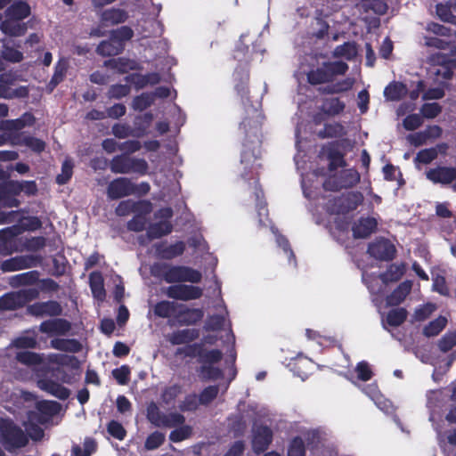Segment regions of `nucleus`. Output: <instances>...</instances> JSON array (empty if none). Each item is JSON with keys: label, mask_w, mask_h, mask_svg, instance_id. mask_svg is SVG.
Masks as SVG:
<instances>
[{"label": "nucleus", "mask_w": 456, "mask_h": 456, "mask_svg": "<svg viewBox=\"0 0 456 456\" xmlns=\"http://www.w3.org/2000/svg\"><path fill=\"white\" fill-rule=\"evenodd\" d=\"M153 277L170 284L181 282L199 283L202 274L200 271L185 265H173L165 262H157L151 266Z\"/></svg>", "instance_id": "f257e3e1"}, {"label": "nucleus", "mask_w": 456, "mask_h": 456, "mask_svg": "<svg viewBox=\"0 0 456 456\" xmlns=\"http://www.w3.org/2000/svg\"><path fill=\"white\" fill-rule=\"evenodd\" d=\"M436 305L433 303H426L419 305L412 315L414 322H424L430 317L436 310Z\"/></svg>", "instance_id": "864d4df0"}, {"label": "nucleus", "mask_w": 456, "mask_h": 456, "mask_svg": "<svg viewBox=\"0 0 456 456\" xmlns=\"http://www.w3.org/2000/svg\"><path fill=\"white\" fill-rule=\"evenodd\" d=\"M91 291L95 298L103 300L106 296L102 275L100 272H94L89 275Z\"/></svg>", "instance_id": "c9c22d12"}, {"label": "nucleus", "mask_w": 456, "mask_h": 456, "mask_svg": "<svg viewBox=\"0 0 456 456\" xmlns=\"http://www.w3.org/2000/svg\"><path fill=\"white\" fill-rule=\"evenodd\" d=\"M16 360L27 366H35L42 363V356L35 352L21 351L16 354Z\"/></svg>", "instance_id": "09e8293b"}, {"label": "nucleus", "mask_w": 456, "mask_h": 456, "mask_svg": "<svg viewBox=\"0 0 456 456\" xmlns=\"http://www.w3.org/2000/svg\"><path fill=\"white\" fill-rule=\"evenodd\" d=\"M360 180L361 175L355 168H346L326 179L323 183V189L329 191L352 189L360 183Z\"/></svg>", "instance_id": "6e6552de"}, {"label": "nucleus", "mask_w": 456, "mask_h": 456, "mask_svg": "<svg viewBox=\"0 0 456 456\" xmlns=\"http://www.w3.org/2000/svg\"><path fill=\"white\" fill-rule=\"evenodd\" d=\"M40 273L37 270L12 275L9 278V285L12 288L31 286L39 281Z\"/></svg>", "instance_id": "c756f323"}, {"label": "nucleus", "mask_w": 456, "mask_h": 456, "mask_svg": "<svg viewBox=\"0 0 456 456\" xmlns=\"http://www.w3.org/2000/svg\"><path fill=\"white\" fill-rule=\"evenodd\" d=\"M165 413H163L156 403L151 402L146 409L147 419L155 427H162Z\"/></svg>", "instance_id": "c03bdc74"}, {"label": "nucleus", "mask_w": 456, "mask_h": 456, "mask_svg": "<svg viewBox=\"0 0 456 456\" xmlns=\"http://www.w3.org/2000/svg\"><path fill=\"white\" fill-rule=\"evenodd\" d=\"M38 387L60 400H66L70 395L69 388L50 379H40Z\"/></svg>", "instance_id": "393cba45"}, {"label": "nucleus", "mask_w": 456, "mask_h": 456, "mask_svg": "<svg viewBox=\"0 0 456 456\" xmlns=\"http://www.w3.org/2000/svg\"><path fill=\"white\" fill-rule=\"evenodd\" d=\"M31 14L30 5L22 0L11 4L4 11V19L0 23V30L9 37H21L28 27L22 20Z\"/></svg>", "instance_id": "f03ea898"}, {"label": "nucleus", "mask_w": 456, "mask_h": 456, "mask_svg": "<svg viewBox=\"0 0 456 456\" xmlns=\"http://www.w3.org/2000/svg\"><path fill=\"white\" fill-rule=\"evenodd\" d=\"M131 370L128 365H122L112 370V376L118 385L125 386L130 380Z\"/></svg>", "instance_id": "69168bd1"}, {"label": "nucleus", "mask_w": 456, "mask_h": 456, "mask_svg": "<svg viewBox=\"0 0 456 456\" xmlns=\"http://www.w3.org/2000/svg\"><path fill=\"white\" fill-rule=\"evenodd\" d=\"M346 108V103L338 97L325 98L320 110L327 117H336L341 114Z\"/></svg>", "instance_id": "7c9ffc66"}, {"label": "nucleus", "mask_w": 456, "mask_h": 456, "mask_svg": "<svg viewBox=\"0 0 456 456\" xmlns=\"http://www.w3.org/2000/svg\"><path fill=\"white\" fill-rule=\"evenodd\" d=\"M185 248V243L182 240L176 241L171 245H167L164 241L155 245L157 256L165 260H171L182 256Z\"/></svg>", "instance_id": "412c9836"}, {"label": "nucleus", "mask_w": 456, "mask_h": 456, "mask_svg": "<svg viewBox=\"0 0 456 456\" xmlns=\"http://www.w3.org/2000/svg\"><path fill=\"white\" fill-rule=\"evenodd\" d=\"M166 295L174 300L191 301L202 297L203 289L200 287L183 284L171 285L167 288Z\"/></svg>", "instance_id": "f8f14e48"}, {"label": "nucleus", "mask_w": 456, "mask_h": 456, "mask_svg": "<svg viewBox=\"0 0 456 456\" xmlns=\"http://www.w3.org/2000/svg\"><path fill=\"white\" fill-rule=\"evenodd\" d=\"M426 175L434 183L449 184L456 180V167H437L430 168Z\"/></svg>", "instance_id": "aec40b11"}, {"label": "nucleus", "mask_w": 456, "mask_h": 456, "mask_svg": "<svg viewBox=\"0 0 456 456\" xmlns=\"http://www.w3.org/2000/svg\"><path fill=\"white\" fill-rule=\"evenodd\" d=\"M127 19L128 13L126 10L115 7L105 9L100 14V22L104 27L124 23Z\"/></svg>", "instance_id": "b1692460"}, {"label": "nucleus", "mask_w": 456, "mask_h": 456, "mask_svg": "<svg viewBox=\"0 0 456 456\" xmlns=\"http://www.w3.org/2000/svg\"><path fill=\"white\" fill-rule=\"evenodd\" d=\"M37 408L43 414L53 416L59 412L61 404L55 401H42L37 403Z\"/></svg>", "instance_id": "338daca9"}, {"label": "nucleus", "mask_w": 456, "mask_h": 456, "mask_svg": "<svg viewBox=\"0 0 456 456\" xmlns=\"http://www.w3.org/2000/svg\"><path fill=\"white\" fill-rule=\"evenodd\" d=\"M153 120L151 112H145L142 115L136 116L134 121V137H142L146 134Z\"/></svg>", "instance_id": "79ce46f5"}, {"label": "nucleus", "mask_w": 456, "mask_h": 456, "mask_svg": "<svg viewBox=\"0 0 456 456\" xmlns=\"http://www.w3.org/2000/svg\"><path fill=\"white\" fill-rule=\"evenodd\" d=\"M362 201V192L348 191L328 200L324 208L330 215H346L355 210Z\"/></svg>", "instance_id": "39448f33"}, {"label": "nucleus", "mask_w": 456, "mask_h": 456, "mask_svg": "<svg viewBox=\"0 0 456 456\" xmlns=\"http://www.w3.org/2000/svg\"><path fill=\"white\" fill-rule=\"evenodd\" d=\"M68 70L67 61L64 60H60L55 64L53 75L50 80L49 86L53 87L57 86L60 83H61L66 76Z\"/></svg>", "instance_id": "3c124183"}, {"label": "nucleus", "mask_w": 456, "mask_h": 456, "mask_svg": "<svg viewBox=\"0 0 456 456\" xmlns=\"http://www.w3.org/2000/svg\"><path fill=\"white\" fill-rule=\"evenodd\" d=\"M204 317V311L201 308H190L180 303L175 320L181 326H192L200 322Z\"/></svg>", "instance_id": "a211bd4d"}, {"label": "nucleus", "mask_w": 456, "mask_h": 456, "mask_svg": "<svg viewBox=\"0 0 456 456\" xmlns=\"http://www.w3.org/2000/svg\"><path fill=\"white\" fill-rule=\"evenodd\" d=\"M348 69V64L343 61H323L306 73V80L314 86L332 83L337 77L345 76Z\"/></svg>", "instance_id": "7ed1b4c3"}, {"label": "nucleus", "mask_w": 456, "mask_h": 456, "mask_svg": "<svg viewBox=\"0 0 456 456\" xmlns=\"http://www.w3.org/2000/svg\"><path fill=\"white\" fill-rule=\"evenodd\" d=\"M199 396L195 393L185 395L184 399L179 403L178 408L181 411H195L199 405Z\"/></svg>", "instance_id": "680f3d73"}, {"label": "nucleus", "mask_w": 456, "mask_h": 456, "mask_svg": "<svg viewBox=\"0 0 456 456\" xmlns=\"http://www.w3.org/2000/svg\"><path fill=\"white\" fill-rule=\"evenodd\" d=\"M437 158V149L436 148H428L423 149L419 151L414 160L415 162L420 163V164H429L433 160H435Z\"/></svg>", "instance_id": "0e129e2a"}, {"label": "nucleus", "mask_w": 456, "mask_h": 456, "mask_svg": "<svg viewBox=\"0 0 456 456\" xmlns=\"http://www.w3.org/2000/svg\"><path fill=\"white\" fill-rule=\"evenodd\" d=\"M259 159V150L256 147L251 148L249 145L244 143L243 150L241 151L240 162L244 165L245 172L242 175L245 178L248 175V173H253L256 168L261 167L260 164L256 163Z\"/></svg>", "instance_id": "4be33fe9"}, {"label": "nucleus", "mask_w": 456, "mask_h": 456, "mask_svg": "<svg viewBox=\"0 0 456 456\" xmlns=\"http://www.w3.org/2000/svg\"><path fill=\"white\" fill-rule=\"evenodd\" d=\"M165 435L159 431H154L150 434L145 442L144 448L147 451H153L160 447L165 442Z\"/></svg>", "instance_id": "4d7b16f0"}, {"label": "nucleus", "mask_w": 456, "mask_h": 456, "mask_svg": "<svg viewBox=\"0 0 456 456\" xmlns=\"http://www.w3.org/2000/svg\"><path fill=\"white\" fill-rule=\"evenodd\" d=\"M180 303L175 301L161 300L158 302L153 307L155 316L159 318H175Z\"/></svg>", "instance_id": "2f4dec72"}, {"label": "nucleus", "mask_w": 456, "mask_h": 456, "mask_svg": "<svg viewBox=\"0 0 456 456\" xmlns=\"http://www.w3.org/2000/svg\"><path fill=\"white\" fill-rule=\"evenodd\" d=\"M219 387L216 385L205 387L199 395V401L201 405L210 404L218 395Z\"/></svg>", "instance_id": "052dcab7"}, {"label": "nucleus", "mask_w": 456, "mask_h": 456, "mask_svg": "<svg viewBox=\"0 0 456 456\" xmlns=\"http://www.w3.org/2000/svg\"><path fill=\"white\" fill-rule=\"evenodd\" d=\"M125 45L118 43L110 36L107 40H102L96 47V53L102 57H111L121 53L124 51Z\"/></svg>", "instance_id": "cd10ccee"}, {"label": "nucleus", "mask_w": 456, "mask_h": 456, "mask_svg": "<svg viewBox=\"0 0 456 456\" xmlns=\"http://www.w3.org/2000/svg\"><path fill=\"white\" fill-rule=\"evenodd\" d=\"M412 282L404 281L401 282L386 298L387 305L389 306L399 305L404 301L406 297L411 293Z\"/></svg>", "instance_id": "a878e982"}, {"label": "nucleus", "mask_w": 456, "mask_h": 456, "mask_svg": "<svg viewBox=\"0 0 456 456\" xmlns=\"http://www.w3.org/2000/svg\"><path fill=\"white\" fill-rule=\"evenodd\" d=\"M407 315L408 312L405 308H394L388 311L386 321L389 326L398 327L406 321Z\"/></svg>", "instance_id": "37998d69"}, {"label": "nucleus", "mask_w": 456, "mask_h": 456, "mask_svg": "<svg viewBox=\"0 0 456 456\" xmlns=\"http://www.w3.org/2000/svg\"><path fill=\"white\" fill-rule=\"evenodd\" d=\"M19 143L20 145L27 146L31 151L37 153H41L45 149V142L43 140L31 135L20 136Z\"/></svg>", "instance_id": "a18cd8bd"}, {"label": "nucleus", "mask_w": 456, "mask_h": 456, "mask_svg": "<svg viewBox=\"0 0 456 456\" xmlns=\"http://www.w3.org/2000/svg\"><path fill=\"white\" fill-rule=\"evenodd\" d=\"M240 129L243 130L247 137H250L252 134L257 138L261 130V124L256 119L245 118L240 124Z\"/></svg>", "instance_id": "de8ad7c7"}, {"label": "nucleus", "mask_w": 456, "mask_h": 456, "mask_svg": "<svg viewBox=\"0 0 456 456\" xmlns=\"http://www.w3.org/2000/svg\"><path fill=\"white\" fill-rule=\"evenodd\" d=\"M0 443L8 452L24 448L28 435L11 419H0Z\"/></svg>", "instance_id": "20e7f679"}, {"label": "nucleus", "mask_w": 456, "mask_h": 456, "mask_svg": "<svg viewBox=\"0 0 456 456\" xmlns=\"http://www.w3.org/2000/svg\"><path fill=\"white\" fill-rule=\"evenodd\" d=\"M357 54V48L355 42H345L338 45L332 52L334 58H345L347 61H352Z\"/></svg>", "instance_id": "a19ab883"}, {"label": "nucleus", "mask_w": 456, "mask_h": 456, "mask_svg": "<svg viewBox=\"0 0 456 456\" xmlns=\"http://www.w3.org/2000/svg\"><path fill=\"white\" fill-rule=\"evenodd\" d=\"M287 456H305V445L301 436H297L292 438L288 447Z\"/></svg>", "instance_id": "13d9d810"}, {"label": "nucleus", "mask_w": 456, "mask_h": 456, "mask_svg": "<svg viewBox=\"0 0 456 456\" xmlns=\"http://www.w3.org/2000/svg\"><path fill=\"white\" fill-rule=\"evenodd\" d=\"M192 436V428L183 424L175 428L169 434V440L173 443H180L190 438Z\"/></svg>", "instance_id": "8fccbe9b"}, {"label": "nucleus", "mask_w": 456, "mask_h": 456, "mask_svg": "<svg viewBox=\"0 0 456 456\" xmlns=\"http://www.w3.org/2000/svg\"><path fill=\"white\" fill-rule=\"evenodd\" d=\"M51 347L68 353H78L82 350V344L76 338H53L50 342Z\"/></svg>", "instance_id": "72a5a7b5"}, {"label": "nucleus", "mask_w": 456, "mask_h": 456, "mask_svg": "<svg viewBox=\"0 0 456 456\" xmlns=\"http://www.w3.org/2000/svg\"><path fill=\"white\" fill-rule=\"evenodd\" d=\"M200 337V331L196 329H184L174 331L169 337L172 345H183L191 343Z\"/></svg>", "instance_id": "f704fd0d"}, {"label": "nucleus", "mask_w": 456, "mask_h": 456, "mask_svg": "<svg viewBox=\"0 0 456 456\" xmlns=\"http://www.w3.org/2000/svg\"><path fill=\"white\" fill-rule=\"evenodd\" d=\"M405 272V265L404 264H392L388 266L385 273H382L379 275L380 280L384 283L388 282H395L398 281Z\"/></svg>", "instance_id": "58836bf2"}, {"label": "nucleus", "mask_w": 456, "mask_h": 456, "mask_svg": "<svg viewBox=\"0 0 456 456\" xmlns=\"http://www.w3.org/2000/svg\"><path fill=\"white\" fill-rule=\"evenodd\" d=\"M323 150L326 153V158L329 160L328 170L334 172L339 167H345L347 163L345 159V153L340 151V142L333 141L329 142Z\"/></svg>", "instance_id": "f3484780"}, {"label": "nucleus", "mask_w": 456, "mask_h": 456, "mask_svg": "<svg viewBox=\"0 0 456 456\" xmlns=\"http://www.w3.org/2000/svg\"><path fill=\"white\" fill-rule=\"evenodd\" d=\"M27 314L35 317H57L61 315L62 307L58 301L36 302L28 305Z\"/></svg>", "instance_id": "4468645a"}, {"label": "nucleus", "mask_w": 456, "mask_h": 456, "mask_svg": "<svg viewBox=\"0 0 456 456\" xmlns=\"http://www.w3.org/2000/svg\"><path fill=\"white\" fill-rule=\"evenodd\" d=\"M134 194V183L128 177L113 179L107 187V196L110 200H119Z\"/></svg>", "instance_id": "ddd939ff"}, {"label": "nucleus", "mask_w": 456, "mask_h": 456, "mask_svg": "<svg viewBox=\"0 0 456 456\" xmlns=\"http://www.w3.org/2000/svg\"><path fill=\"white\" fill-rule=\"evenodd\" d=\"M71 330V323L63 318L44 321L39 325V331L48 335L65 336Z\"/></svg>", "instance_id": "6ab92c4d"}, {"label": "nucleus", "mask_w": 456, "mask_h": 456, "mask_svg": "<svg viewBox=\"0 0 456 456\" xmlns=\"http://www.w3.org/2000/svg\"><path fill=\"white\" fill-rule=\"evenodd\" d=\"M39 297L35 288H28L18 291L8 292L0 297V309L13 311L25 306L28 303Z\"/></svg>", "instance_id": "0eeeda50"}, {"label": "nucleus", "mask_w": 456, "mask_h": 456, "mask_svg": "<svg viewBox=\"0 0 456 456\" xmlns=\"http://www.w3.org/2000/svg\"><path fill=\"white\" fill-rule=\"evenodd\" d=\"M451 8L452 5L448 3H438L436 6V12L442 21L456 25V16L452 14Z\"/></svg>", "instance_id": "603ef678"}, {"label": "nucleus", "mask_w": 456, "mask_h": 456, "mask_svg": "<svg viewBox=\"0 0 456 456\" xmlns=\"http://www.w3.org/2000/svg\"><path fill=\"white\" fill-rule=\"evenodd\" d=\"M20 187L18 181L9 180L0 183V204L7 208H17L20 201L16 198Z\"/></svg>", "instance_id": "dca6fc26"}, {"label": "nucleus", "mask_w": 456, "mask_h": 456, "mask_svg": "<svg viewBox=\"0 0 456 456\" xmlns=\"http://www.w3.org/2000/svg\"><path fill=\"white\" fill-rule=\"evenodd\" d=\"M41 263V257L34 255H20L5 259L0 263L3 273L17 272L36 267Z\"/></svg>", "instance_id": "9d476101"}, {"label": "nucleus", "mask_w": 456, "mask_h": 456, "mask_svg": "<svg viewBox=\"0 0 456 456\" xmlns=\"http://www.w3.org/2000/svg\"><path fill=\"white\" fill-rule=\"evenodd\" d=\"M249 63L248 61L240 62L232 74L233 88L241 100L249 96Z\"/></svg>", "instance_id": "9b49d317"}, {"label": "nucleus", "mask_w": 456, "mask_h": 456, "mask_svg": "<svg viewBox=\"0 0 456 456\" xmlns=\"http://www.w3.org/2000/svg\"><path fill=\"white\" fill-rule=\"evenodd\" d=\"M173 231V224L168 220L151 224L147 229V237L152 240L168 235Z\"/></svg>", "instance_id": "473e14b6"}, {"label": "nucleus", "mask_w": 456, "mask_h": 456, "mask_svg": "<svg viewBox=\"0 0 456 456\" xmlns=\"http://www.w3.org/2000/svg\"><path fill=\"white\" fill-rule=\"evenodd\" d=\"M456 346V330L446 331L437 341V347L442 353H448Z\"/></svg>", "instance_id": "49530a36"}, {"label": "nucleus", "mask_w": 456, "mask_h": 456, "mask_svg": "<svg viewBox=\"0 0 456 456\" xmlns=\"http://www.w3.org/2000/svg\"><path fill=\"white\" fill-rule=\"evenodd\" d=\"M407 94V87L402 82H391L384 89V95L389 101H400Z\"/></svg>", "instance_id": "e433bc0d"}, {"label": "nucleus", "mask_w": 456, "mask_h": 456, "mask_svg": "<svg viewBox=\"0 0 456 456\" xmlns=\"http://www.w3.org/2000/svg\"><path fill=\"white\" fill-rule=\"evenodd\" d=\"M367 253L379 261H392L396 255L395 246L387 238L379 237L370 242Z\"/></svg>", "instance_id": "1a4fd4ad"}, {"label": "nucleus", "mask_w": 456, "mask_h": 456, "mask_svg": "<svg viewBox=\"0 0 456 456\" xmlns=\"http://www.w3.org/2000/svg\"><path fill=\"white\" fill-rule=\"evenodd\" d=\"M104 66L116 69L120 74H125L130 70H137L141 69L140 64L135 61L123 57L107 60L104 61Z\"/></svg>", "instance_id": "c85d7f7f"}, {"label": "nucleus", "mask_w": 456, "mask_h": 456, "mask_svg": "<svg viewBox=\"0 0 456 456\" xmlns=\"http://www.w3.org/2000/svg\"><path fill=\"white\" fill-rule=\"evenodd\" d=\"M131 92V87L128 84H115L111 85L108 90L107 96L109 99L119 100L127 96Z\"/></svg>", "instance_id": "6e6d98bb"}, {"label": "nucleus", "mask_w": 456, "mask_h": 456, "mask_svg": "<svg viewBox=\"0 0 456 456\" xmlns=\"http://www.w3.org/2000/svg\"><path fill=\"white\" fill-rule=\"evenodd\" d=\"M110 169L114 174L135 173L139 175H145L148 173L149 165L144 159L118 154L110 160Z\"/></svg>", "instance_id": "423d86ee"}, {"label": "nucleus", "mask_w": 456, "mask_h": 456, "mask_svg": "<svg viewBox=\"0 0 456 456\" xmlns=\"http://www.w3.org/2000/svg\"><path fill=\"white\" fill-rule=\"evenodd\" d=\"M447 325V319L444 316H438L429 322L422 330V334L427 338L438 336Z\"/></svg>", "instance_id": "ea45409f"}, {"label": "nucleus", "mask_w": 456, "mask_h": 456, "mask_svg": "<svg viewBox=\"0 0 456 456\" xmlns=\"http://www.w3.org/2000/svg\"><path fill=\"white\" fill-rule=\"evenodd\" d=\"M110 36L118 43L125 45L126 41L130 40L134 37V30L128 26H122L112 30Z\"/></svg>", "instance_id": "e2e57ef3"}, {"label": "nucleus", "mask_w": 456, "mask_h": 456, "mask_svg": "<svg viewBox=\"0 0 456 456\" xmlns=\"http://www.w3.org/2000/svg\"><path fill=\"white\" fill-rule=\"evenodd\" d=\"M74 164L71 159H65L61 165V173L56 176V183L66 184L72 177Z\"/></svg>", "instance_id": "bf43d9fd"}, {"label": "nucleus", "mask_w": 456, "mask_h": 456, "mask_svg": "<svg viewBox=\"0 0 456 456\" xmlns=\"http://www.w3.org/2000/svg\"><path fill=\"white\" fill-rule=\"evenodd\" d=\"M442 110L443 108L438 102L424 103L420 108L422 116L428 119L436 118Z\"/></svg>", "instance_id": "774afa93"}, {"label": "nucleus", "mask_w": 456, "mask_h": 456, "mask_svg": "<svg viewBox=\"0 0 456 456\" xmlns=\"http://www.w3.org/2000/svg\"><path fill=\"white\" fill-rule=\"evenodd\" d=\"M354 77H346L336 82L329 83L326 86L320 88L322 94H338L350 91L354 85Z\"/></svg>", "instance_id": "bb28decb"}, {"label": "nucleus", "mask_w": 456, "mask_h": 456, "mask_svg": "<svg viewBox=\"0 0 456 456\" xmlns=\"http://www.w3.org/2000/svg\"><path fill=\"white\" fill-rule=\"evenodd\" d=\"M378 226L374 217H360L352 226L353 236L355 239H365L373 233Z\"/></svg>", "instance_id": "5701e85b"}, {"label": "nucleus", "mask_w": 456, "mask_h": 456, "mask_svg": "<svg viewBox=\"0 0 456 456\" xmlns=\"http://www.w3.org/2000/svg\"><path fill=\"white\" fill-rule=\"evenodd\" d=\"M346 134V131L341 123H326L323 129L320 130L317 134L321 139L337 138Z\"/></svg>", "instance_id": "4c0bfd02"}, {"label": "nucleus", "mask_w": 456, "mask_h": 456, "mask_svg": "<svg viewBox=\"0 0 456 456\" xmlns=\"http://www.w3.org/2000/svg\"><path fill=\"white\" fill-rule=\"evenodd\" d=\"M153 102V95L151 93H142L133 99L132 108L134 110L142 111L149 108Z\"/></svg>", "instance_id": "5fc2aeb1"}, {"label": "nucleus", "mask_w": 456, "mask_h": 456, "mask_svg": "<svg viewBox=\"0 0 456 456\" xmlns=\"http://www.w3.org/2000/svg\"><path fill=\"white\" fill-rule=\"evenodd\" d=\"M273 433L271 428L265 425L257 426L253 430L252 449L259 455L265 452L272 444Z\"/></svg>", "instance_id": "2eb2a0df"}]
</instances>
